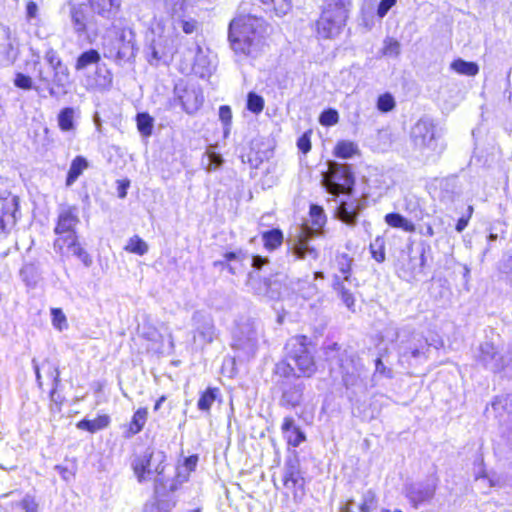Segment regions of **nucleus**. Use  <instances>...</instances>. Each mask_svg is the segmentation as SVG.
Wrapping results in <instances>:
<instances>
[{"label":"nucleus","instance_id":"1","mask_svg":"<svg viewBox=\"0 0 512 512\" xmlns=\"http://www.w3.org/2000/svg\"><path fill=\"white\" fill-rule=\"evenodd\" d=\"M264 21L252 15L233 19L229 25V40L236 54L256 58L264 46Z\"/></svg>","mask_w":512,"mask_h":512},{"label":"nucleus","instance_id":"2","mask_svg":"<svg viewBox=\"0 0 512 512\" xmlns=\"http://www.w3.org/2000/svg\"><path fill=\"white\" fill-rule=\"evenodd\" d=\"M327 166V171L322 173L321 182L326 191L336 197V216L342 222L350 225L352 224V207L344 199V197L349 198L352 195V172L350 171V166L336 161H328Z\"/></svg>","mask_w":512,"mask_h":512},{"label":"nucleus","instance_id":"3","mask_svg":"<svg viewBox=\"0 0 512 512\" xmlns=\"http://www.w3.org/2000/svg\"><path fill=\"white\" fill-rule=\"evenodd\" d=\"M307 337L297 335L291 337L286 345V359L277 363L275 373L282 378L311 377L316 372V364L312 352L307 347Z\"/></svg>","mask_w":512,"mask_h":512},{"label":"nucleus","instance_id":"4","mask_svg":"<svg viewBox=\"0 0 512 512\" xmlns=\"http://www.w3.org/2000/svg\"><path fill=\"white\" fill-rule=\"evenodd\" d=\"M310 225L303 224L300 233L292 244V254L298 260L314 261L318 258V250L310 244L313 237L318 236L322 232V228L326 223V216L321 206L311 204L310 206Z\"/></svg>","mask_w":512,"mask_h":512},{"label":"nucleus","instance_id":"5","mask_svg":"<svg viewBox=\"0 0 512 512\" xmlns=\"http://www.w3.org/2000/svg\"><path fill=\"white\" fill-rule=\"evenodd\" d=\"M44 60L50 67L46 71L42 66L37 69V79L43 83L48 90L49 96L58 97L60 94H66V88L69 84V70L63 64L58 53L50 48L45 52Z\"/></svg>","mask_w":512,"mask_h":512},{"label":"nucleus","instance_id":"6","mask_svg":"<svg viewBox=\"0 0 512 512\" xmlns=\"http://www.w3.org/2000/svg\"><path fill=\"white\" fill-rule=\"evenodd\" d=\"M348 18L344 0H325L322 14L317 21V33L328 39L337 36Z\"/></svg>","mask_w":512,"mask_h":512},{"label":"nucleus","instance_id":"7","mask_svg":"<svg viewBox=\"0 0 512 512\" xmlns=\"http://www.w3.org/2000/svg\"><path fill=\"white\" fill-rule=\"evenodd\" d=\"M136 48L134 35L131 31H122L109 45L104 46V57L122 65L135 58Z\"/></svg>","mask_w":512,"mask_h":512},{"label":"nucleus","instance_id":"8","mask_svg":"<svg viewBox=\"0 0 512 512\" xmlns=\"http://www.w3.org/2000/svg\"><path fill=\"white\" fill-rule=\"evenodd\" d=\"M411 139L415 149L422 154H429L437 148L435 125L429 118H421L412 127Z\"/></svg>","mask_w":512,"mask_h":512},{"label":"nucleus","instance_id":"9","mask_svg":"<svg viewBox=\"0 0 512 512\" xmlns=\"http://www.w3.org/2000/svg\"><path fill=\"white\" fill-rule=\"evenodd\" d=\"M56 236L57 237L54 241V250L57 253L65 257L75 256L84 264L85 267H90L92 265V258L80 245L77 233L56 234Z\"/></svg>","mask_w":512,"mask_h":512},{"label":"nucleus","instance_id":"10","mask_svg":"<svg viewBox=\"0 0 512 512\" xmlns=\"http://www.w3.org/2000/svg\"><path fill=\"white\" fill-rule=\"evenodd\" d=\"M166 456L163 452H149L143 456L137 457L133 461V470L137 476L138 482L142 483L148 479L151 474H162L164 471L163 462Z\"/></svg>","mask_w":512,"mask_h":512},{"label":"nucleus","instance_id":"11","mask_svg":"<svg viewBox=\"0 0 512 512\" xmlns=\"http://www.w3.org/2000/svg\"><path fill=\"white\" fill-rule=\"evenodd\" d=\"M437 479L430 477L424 481L410 482L404 486V494L414 508L431 500L435 494Z\"/></svg>","mask_w":512,"mask_h":512},{"label":"nucleus","instance_id":"12","mask_svg":"<svg viewBox=\"0 0 512 512\" xmlns=\"http://www.w3.org/2000/svg\"><path fill=\"white\" fill-rule=\"evenodd\" d=\"M282 395L279 404L285 408H295L303 400L305 385L297 377L284 378L280 382Z\"/></svg>","mask_w":512,"mask_h":512},{"label":"nucleus","instance_id":"13","mask_svg":"<svg viewBox=\"0 0 512 512\" xmlns=\"http://www.w3.org/2000/svg\"><path fill=\"white\" fill-rule=\"evenodd\" d=\"M478 365L491 372L504 371L505 357L499 353L497 348L489 342L481 344L475 355Z\"/></svg>","mask_w":512,"mask_h":512},{"label":"nucleus","instance_id":"14","mask_svg":"<svg viewBox=\"0 0 512 512\" xmlns=\"http://www.w3.org/2000/svg\"><path fill=\"white\" fill-rule=\"evenodd\" d=\"M337 264L339 266L340 274H335L333 286L341 295L346 306L350 308L352 306V300L350 298L349 289L345 286V282H349L352 258L347 254H343L337 257Z\"/></svg>","mask_w":512,"mask_h":512},{"label":"nucleus","instance_id":"15","mask_svg":"<svg viewBox=\"0 0 512 512\" xmlns=\"http://www.w3.org/2000/svg\"><path fill=\"white\" fill-rule=\"evenodd\" d=\"M80 223L78 208L76 206L61 205L58 211L55 234L76 233V227Z\"/></svg>","mask_w":512,"mask_h":512},{"label":"nucleus","instance_id":"16","mask_svg":"<svg viewBox=\"0 0 512 512\" xmlns=\"http://www.w3.org/2000/svg\"><path fill=\"white\" fill-rule=\"evenodd\" d=\"M259 333L251 324L241 326L234 336V347L243 350L247 355H253L257 349Z\"/></svg>","mask_w":512,"mask_h":512},{"label":"nucleus","instance_id":"17","mask_svg":"<svg viewBox=\"0 0 512 512\" xmlns=\"http://www.w3.org/2000/svg\"><path fill=\"white\" fill-rule=\"evenodd\" d=\"M429 348L430 345L426 339L420 335H413L409 342L403 343L402 351L399 352V355L402 360L408 362L411 359L422 361L427 359Z\"/></svg>","mask_w":512,"mask_h":512},{"label":"nucleus","instance_id":"18","mask_svg":"<svg viewBox=\"0 0 512 512\" xmlns=\"http://www.w3.org/2000/svg\"><path fill=\"white\" fill-rule=\"evenodd\" d=\"M383 175L379 172L378 168L368 166L365 169V173L362 174V195L368 197L370 194H375V191H379L377 194H381L382 190L388 188V185L383 179Z\"/></svg>","mask_w":512,"mask_h":512},{"label":"nucleus","instance_id":"19","mask_svg":"<svg viewBox=\"0 0 512 512\" xmlns=\"http://www.w3.org/2000/svg\"><path fill=\"white\" fill-rule=\"evenodd\" d=\"M71 27L76 36L87 37L88 13L84 4H71L69 9Z\"/></svg>","mask_w":512,"mask_h":512},{"label":"nucleus","instance_id":"20","mask_svg":"<svg viewBox=\"0 0 512 512\" xmlns=\"http://www.w3.org/2000/svg\"><path fill=\"white\" fill-rule=\"evenodd\" d=\"M283 484L288 490H292L294 497H297L298 490H302L304 479L300 474L298 465L294 461H288L284 468Z\"/></svg>","mask_w":512,"mask_h":512},{"label":"nucleus","instance_id":"21","mask_svg":"<svg viewBox=\"0 0 512 512\" xmlns=\"http://www.w3.org/2000/svg\"><path fill=\"white\" fill-rule=\"evenodd\" d=\"M281 431L287 443L293 447H298L306 439L304 432L295 424L292 417L284 418Z\"/></svg>","mask_w":512,"mask_h":512},{"label":"nucleus","instance_id":"22","mask_svg":"<svg viewBox=\"0 0 512 512\" xmlns=\"http://www.w3.org/2000/svg\"><path fill=\"white\" fill-rule=\"evenodd\" d=\"M91 9L103 18H113L119 7V0H87Z\"/></svg>","mask_w":512,"mask_h":512},{"label":"nucleus","instance_id":"23","mask_svg":"<svg viewBox=\"0 0 512 512\" xmlns=\"http://www.w3.org/2000/svg\"><path fill=\"white\" fill-rule=\"evenodd\" d=\"M193 69L195 73L198 74L201 78L209 76L214 69V65L211 59L207 54L204 53L200 46H197V53L195 56Z\"/></svg>","mask_w":512,"mask_h":512},{"label":"nucleus","instance_id":"24","mask_svg":"<svg viewBox=\"0 0 512 512\" xmlns=\"http://www.w3.org/2000/svg\"><path fill=\"white\" fill-rule=\"evenodd\" d=\"M200 319L202 320V324L197 327L198 336L204 343H211L215 338L214 324L209 317H205L200 312H196L193 315V320L199 321Z\"/></svg>","mask_w":512,"mask_h":512},{"label":"nucleus","instance_id":"25","mask_svg":"<svg viewBox=\"0 0 512 512\" xmlns=\"http://www.w3.org/2000/svg\"><path fill=\"white\" fill-rule=\"evenodd\" d=\"M148 410L147 408H139L132 416V419L124 433L125 438H130L140 433L147 421Z\"/></svg>","mask_w":512,"mask_h":512},{"label":"nucleus","instance_id":"26","mask_svg":"<svg viewBox=\"0 0 512 512\" xmlns=\"http://www.w3.org/2000/svg\"><path fill=\"white\" fill-rule=\"evenodd\" d=\"M89 166L88 161L83 156H76L71 164L66 178V185L69 187L79 178L85 169Z\"/></svg>","mask_w":512,"mask_h":512},{"label":"nucleus","instance_id":"27","mask_svg":"<svg viewBox=\"0 0 512 512\" xmlns=\"http://www.w3.org/2000/svg\"><path fill=\"white\" fill-rule=\"evenodd\" d=\"M110 423V417L108 415H100L95 419H83L77 423V427L81 430L95 433L99 430L106 428Z\"/></svg>","mask_w":512,"mask_h":512},{"label":"nucleus","instance_id":"28","mask_svg":"<svg viewBox=\"0 0 512 512\" xmlns=\"http://www.w3.org/2000/svg\"><path fill=\"white\" fill-rule=\"evenodd\" d=\"M101 60L100 53L95 49H89L82 52L75 62V70L82 71L91 65L99 63Z\"/></svg>","mask_w":512,"mask_h":512},{"label":"nucleus","instance_id":"29","mask_svg":"<svg viewBox=\"0 0 512 512\" xmlns=\"http://www.w3.org/2000/svg\"><path fill=\"white\" fill-rule=\"evenodd\" d=\"M450 68L456 73L466 76H475L479 72V66L476 62L466 61L462 58L452 61Z\"/></svg>","mask_w":512,"mask_h":512},{"label":"nucleus","instance_id":"30","mask_svg":"<svg viewBox=\"0 0 512 512\" xmlns=\"http://www.w3.org/2000/svg\"><path fill=\"white\" fill-rule=\"evenodd\" d=\"M385 222L389 226L393 228H400L405 232H413L415 230V225L399 213L386 214Z\"/></svg>","mask_w":512,"mask_h":512},{"label":"nucleus","instance_id":"31","mask_svg":"<svg viewBox=\"0 0 512 512\" xmlns=\"http://www.w3.org/2000/svg\"><path fill=\"white\" fill-rule=\"evenodd\" d=\"M17 198H1L0 199V221L7 220L15 221V213L17 211Z\"/></svg>","mask_w":512,"mask_h":512},{"label":"nucleus","instance_id":"32","mask_svg":"<svg viewBox=\"0 0 512 512\" xmlns=\"http://www.w3.org/2000/svg\"><path fill=\"white\" fill-rule=\"evenodd\" d=\"M283 233L280 229L274 228L262 233L264 247L268 250H275L283 243Z\"/></svg>","mask_w":512,"mask_h":512},{"label":"nucleus","instance_id":"33","mask_svg":"<svg viewBox=\"0 0 512 512\" xmlns=\"http://www.w3.org/2000/svg\"><path fill=\"white\" fill-rule=\"evenodd\" d=\"M266 9L281 17L286 15L292 8V0H259Z\"/></svg>","mask_w":512,"mask_h":512},{"label":"nucleus","instance_id":"34","mask_svg":"<svg viewBox=\"0 0 512 512\" xmlns=\"http://www.w3.org/2000/svg\"><path fill=\"white\" fill-rule=\"evenodd\" d=\"M392 142L391 132L388 129H382L377 131L372 147L377 151L385 152L391 147Z\"/></svg>","mask_w":512,"mask_h":512},{"label":"nucleus","instance_id":"35","mask_svg":"<svg viewBox=\"0 0 512 512\" xmlns=\"http://www.w3.org/2000/svg\"><path fill=\"white\" fill-rule=\"evenodd\" d=\"M164 10L171 20L178 19L186 11L185 0H164Z\"/></svg>","mask_w":512,"mask_h":512},{"label":"nucleus","instance_id":"36","mask_svg":"<svg viewBox=\"0 0 512 512\" xmlns=\"http://www.w3.org/2000/svg\"><path fill=\"white\" fill-rule=\"evenodd\" d=\"M201 164L207 172H212L222 166L223 158L215 151L208 150L203 156Z\"/></svg>","mask_w":512,"mask_h":512},{"label":"nucleus","instance_id":"37","mask_svg":"<svg viewBox=\"0 0 512 512\" xmlns=\"http://www.w3.org/2000/svg\"><path fill=\"white\" fill-rule=\"evenodd\" d=\"M137 128L143 137L152 135L154 119L148 113H138L136 116Z\"/></svg>","mask_w":512,"mask_h":512},{"label":"nucleus","instance_id":"38","mask_svg":"<svg viewBox=\"0 0 512 512\" xmlns=\"http://www.w3.org/2000/svg\"><path fill=\"white\" fill-rule=\"evenodd\" d=\"M20 277L26 286L34 288L38 281V272L34 264H25L20 270Z\"/></svg>","mask_w":512,"mask_h":512},{"label":"nucleus","instance_id":"39","mask_svg":"<svg viewBox=\"0 0 512 512\" xmlns=\"http://www.w3.org/2000/svg\"><path fill=\"white\" fill-rule=\"evenodd\" d=\"M58 125L62 131H71L74 129V109L71 107L63 108L58 114Z\"/></svg>","mask_w":512,"mask_h":512},{"label":"nucleus","instance_id":"40","mask_svg":"<svg viewBox=\"0 0 512 512\" xmlns=\"http://www.w3.org/2000/svg\"><path fill=\"white\" fill-rule=\"evenodd\" d=\"M125 250L130 253L142 256L148 252V244L139 236L135 235L129 239L127 245L125 246Z\"/></svg>","mask_w":512,"mask_h":512},{"label":"nucleus","instance_id":"41","mask_svg":"<svg viewBox=\"0 0 512 512\" xmlns=\"http://www.w3.org/2000/svg\"><path fill=\"white\" fill-rule=\"evenodd\" d=\"M375 25L374 11L372 7L362 8L358 26L364 29V32L370 31Z\"/></svg>","mask_w":512,"mask_h":512},{"label":"nucleus","instance_id":"42","mask_svg":"<svg viewBox=\"0 0 512 512\" xmlns=\"http://www.w3.org/2000/svg\"><path fill=\"white\" fill-rule=\"evenodd\" d=\"M217 396V389L208 388L200 396L197 406L202 411H209Z\"/></svg>","mask_w":512,"mask_h":512},{"label":"nucleus","instance_id":"43","mask_svg":"<svg viewBox=\"0 0 512 512\" xmlns=\"http://www.w3.org/2000/svg\"><path fill=\"white\" fill-rule=\"evenodd\" d=\"M172 25L175 27L176 25L181 26L182 30L186 34L194 33L198 28V23L193 18L186 19L185 14H182L178 19H173Z\"/></svg>","mask_w":512,"mask_h":512},{"label":"nucleus","instance_id":"44","mask_svg":"<svg viewBox=\"0 0 512 512\" xmlns=\"http://www.w3.org/2000/svg\"><path fill=\"white\" fill-rule=\"evenodd\" d=\"M264 108V99L255 92H249L247 95V109L255 114L262 112Z\"/></svg>","mask_w":512,"mask_h":512},{"label":"nucleus","instance_id":"45","mask_svg":"<svg viewBox=\"0 0 512 512\" xmlns=\"http://www.w3.org/2000/svg\"><path fill=\"white\" fill-rule=\"evenodd\" d=\"M219 119L224 125L223 134L227 137L230 133V126L232 122V111L227 105H222L219 108Z\"/></svg>","mask_w":512,"mask_h":512},{"label":"nucleus","instance_id":"46","mask_svg":"<svg viewBox=\"0 0 512 512\" xmlns=\"http://www.w3.org/2000/svg\"><path fill=\"white\" fill-rule=\"evenodd\" d=\"M395 107L394 97L390 93L382 94L378 97L377 108L381 112H389Z\"/></svg>","mask_w":512,"mask_h":512},{"label":"nucleus","instance_id":"47","mask_svg":"<svg viewBox=\"0 0 512 512\" xmlns=\"http://www.w3.org/2000/svg\"><path fill=\"white\" fill-rule=\"evenodd\" d=\"M376 508L375 494L369 490L363 495V501L359 506L361 512H371Z\"/></svg>","mask_w":512,"mask_h":512},{"label":"nucleus","instance_id":"48","mask_svg":"<svg viewBox=\"0 0 512 512\" xmlns=\"http://www.w3.org/2000/svg\"><path fill=\"white\" fill-rule=\"evenodd\" d=\"M319 122L324 126H332L338 122V112L335 109L324 110L319 117Z\"/></svg>","mask_w":512,"mask_h":512},{"label":"nucleus","instance_id":"49","mask_svg":"<svg viewBox=\"0 0 512 512\" xmlns=\"http://www.w3.org/2000/svg\"><path fill=\"white\" fill-rule=\"evenodd\" d=\"M383 54L389 57H398L400 54V43L395 39L385 40Z\"/></svg>","mask_w":512,"mask_h":512},{"label":"nucleus","instance_id":"50","mask_svg":"<svg viewBox=\"0 0 512 512\" xmlns=\"http://www.w3.org/2000/svg\"><path fill=\"white\" fill-rule=\"evenodd\" d=\"M334 154L338 158L348 159L352 157V143L351 142H339L335 149Z\"/></svg>","mask_w":512,"mask_h":512},{"label":"nucleus","instance_id":"51","mask_svg":"<svg viewBox=\"0 0 512 512\" xmlns=\"http://www.w3.org/2000/svg\"><path fill=\"white\" fill-rule=\"evenodd\" d=\"M51 315H52V323L55 328L58 330H63V328L67 327V319L64 313L60 308H52L51 309Z\"/></svg>","mask_w":512,"mask_h":512},{"label":"nucleus","instance_id":"52","mask_svg":"<svg viewBox=\"0 0 512 512\" xmlns=\"http://www.w3.org/2000/svg\"><path fill=\"white\" fill-rule=\"evenodd\" d=\"M12 49V44L9 41L0 43V65H9L10 63H12Z\"/></svg>","mask_w":512,"mask_h":512},{"label":"nucleus","instance_id":"53","mask_svg":"<svg viewBox=\"0 0 512 512\" xmlns=\"http://www.w3.org/2000/svg\"><path fill=\"white\" fill-rule=\"evenodd\" d=\"M14 85L20 89L30 90L33 89L32 78L23 73H17L14 79Z\"/></svg>","mask_w":512,"mask_h":512},{"label":"nucleus","instance_id":"54","mask_svg":"<svg viewBox=\"0 0 512 512\" xmlns=\"http://www.w3.org/2000/svg\"><path fill=\"white\" fill-rule=\"evenodd\" d=\"M19 507L25 512H38V503L35 498L31 495H26L20 502Z\"/></svg>","mask_w":512,"mask_h":512},{"label":"nucleus","instance_id":"55","mask_svg":"<svg viewBox=\"0 0 512 512\" xmlns=\"http://www.w3.org/2000/svg\"><path fill=\"white\" fill-rule=\"evenodd\" d=\"M247 284L254 290L257 294H266L268 293V284L265 282L263 285H261L256 279V276L254 273H249L248 275V281Z\"/></svg>","mask_w":512,"mask_h":512},{"label":"nucleus","instance_id":"56","mask_svg":"<svg viewBox=\"0 0 512 512\" xmlns=\"http://www.w3.org/2000/svg\"><path fill=\"white\" fill-rule=\"evenodd\" d=\"M396 2L397 0H381L377 7V16L380 19L384 18Z\"/></svg>","mask_w":512,"mask_h":512},{"label":"nucleus","instance_id":"57","mask_svg":"<svg viewBox=\"0 0 512 512\" xmlns=\"http://www.w3.org/2000/svg\"><path fill=\"white\" fill-rule=\"evenodd\" d=\"M297 147L304 154H307L311 150V141L309 133H304L298 138Z\"/></svg>","mask_w":512,"mask_h":512},{"label":"nucleus","instance_id":"58","mask_svg":"<svg viewBox=\"0 0 512 512\" xmlns=\"http://www.w3.org/2000/svg\"><path fill=\"white\" fill-rule=\"evenodd\" d=\"M375 373L386 378L393 376L392 370L384 365L381 358L375 360Z\"/></svg>","mask_w":512,"mask_h":512},{"label":"nucleus","instance_id":"59","mask_svg":"<svg viewBox=\"0 0 512 512\" xmlns=\"http://www.w3.org/2000/svg\"><path fill=\"white\" fill-rule=\"evenodd\" d=\"M38 5L33 0H29L26 4V19L27 21H31L36 19L38 16Z\"/></svg>","mask_w":512,"mask_h":512},{"label":"nucleus","instance_id":"60","mask_svg":"<svg viewBox=\"0 0 512 512\" xmlns=\"http://www.w3.org/2000/svg\"><path fill=\"white\" fill-rule=\"evenodd\" d=\"M55 470L59 473V475L62 477L63 480L66 482H69L73 479L74 473L68 469L67 467H64L62 465H56Z\"/></svg>","mask_w":512,"mask_h":512},{"label":"nucleus","instance_id":"61","mask_svg":"<svg viewBox=\"0 0 512 512\" xmlns=\"http://www.w3.org/2000/svg\"><path fill=\"white\" fill-rule=\"evenodd\" d=\"M269 260L268 258L266 257H262L260 255H254L252 257V267L255 269V270H260L262 269L263 266H265L266 264H268Z\"/></svg>","mask_w":512,"mask_h":512},{"label":"nucleus","instance_id":"62","mask_svg":"<svg viewBox=\"0 0 512 512\" xmlns=\"http://www.w3.org/2000/svg\"><path fill=\"white\" fill-rule=\"evenodd\" d=\"M183 106L187 113H193L198 107L202 104V97L199 99L198 96L195 97V104L193 106H189L185 100H183Z\"/></svg>","mask_w":512,"mask_h":512},{"label":"nucleus","instance_id":"63","mask_svg":"<svg viewBox=\"0 0 512 512\" xmlns=\"http://www.w3.org/2000/svg\"><path fill=\"white\" fill-rule=\"evenodd\" d=\"M504 371L506 375L512 377V346L509 349V358H505V368Z\"/></svg>","mask_w":512,"mask_h":512},{"label":"nucleus","instance_id":"64","mask_svg":"<svg viewBox=\"0 0 512 512\" xmlns=\"http://www.w3.org/2000/svg\"><path fill=\"white\" fill-rule=\"evenodd\" d=\"M468 223H469V217L463 216V217L459 218L456 223V226H455L456 231L461 233L468 226Z\"/></svg>","mask_w":512,"mask_h":512}]
</instances>
